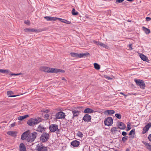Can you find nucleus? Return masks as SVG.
<instances>
[{
    "mask_svg": "<svg viewBox=\"0 0 151 151\" xmlns=\"http://www.w3.org/2000/svg\"><path fill=\"white\" fill-rule=\"evenodd\" d=\"M42 111L44 112V113H46L47 112V110H45V111H44V110H43Z\"/></svg>",
    "mask_w": 151,
    "mask_h": 151,
    "instance_id": "obj_53",
    "label": "nucleus"
},
{
    "mask_svg": "<svg viewBox=\"0 0 151 151\" xmlns=\"http://www.w3.org/2000/svg\"><path fill=\"white\" fill-rule=\"evenodd\" d=\"M145 145L147 146V148L151 151V145L148 143H146Z\"/></svg>",
    "mask_w": 151,
    "mask_h": 151,
    "instance_id": "obj_39",
    "label": "nucleus"
},
{
    "mask_svg": "<svg viewBox=\"0 0 151 151\" xmlns=\"http://www.w3.org/2000/svg\"><path fill=\"white\" fill-rule=\"evenodd\" d=\"M128 136H124L122 138V141L123 142H124L128 139Z\"/></svg>",
    "mask_w": 151,
    "mask_h": 151,
    "instance_id": "obj_38",
    "label": "nucleus"
},
{
    "mask_svg": "<svg viewBox=\"0 0 151 151\" xmlns=\"http://www.w3.org/2000/svg\"><path fill=\"white\" fill-rule=\"evenodd\" d=\"M134 81L136 84L139 86L141 88L143 89H145V85L143 80L135 79Z\"/></svg>",
    "mask_w": 151,
    "mask_h": 151,
    "instance_id": "obj_4",
    "label": "nucleus"
},
{
    "mask_svg": "<svg viewBox=\"0 0 151 151\" xmlns=\"http://www.w3.org/2000/svg\"><path fill=\"white\" fill-rule=\"evenodd\" d=\"M124 1V0H116V3H121L122 2Z\"/></svg>",
    "mask_w": 151,
    "mask_h": 151,
    "instance_id": "obj_42",
    "label": "nucleus"
},
{
    "mask_svg": "<svg viewBox=\"0 0 151 151\" xmlns=\"http://www.w3.org/2000/svg\"><path fill=\"white\" fill-rule=\"evenodd\" d=\"M76 135L78 137L81 138H82V137H83V133L79 131H78V132L76 134Z\"/></svg>",
    "mask_w": 151,
    "mask_h": 151,
    "instance_id": "obj_32",
    "label": "nucleus"
},
{
    "mask_svg": "<svg viewBox=\"0 0 151 151\" xmlns=\"http://www.w3.org/2000/svg\"><path fill=\"white\" fill-rule=\"evenodd\" d=\"M40 140L42 142H45L47 140V133H46L42 134L40 137Z\"/></svg>",
    "mask_w": 151,
    "mask_h": 151,
    "instance_id": "obj_12",
    "label": "nucleus"
},
{
    "mask_svg": "<svg viewBox=\"0 0 151 151\" xmlns=\"http://www.w3.org/2000/svg\"><path fill=\"white\" fill-rule=\"evenodd\" d=\"M93 42L96 44V45H99V44H100V42H98V41H95V40H94L93 41Z\"/></svg>",
    "mask_w": 151,
    "mask_h": 151,
    "instance_id": "obj_44",
    "label": "nucleus"
},
{
    "mask_svg": "<svg viewBox=\"0 0 151 151\" xmlns=\"http://www.w3.org/2000/svg\"><path fill=\"white\" fill-rule=\"evenodd\" d=\"M115 116L119 119H121L122 117L121 115L119 114H115Z\"/></svg>",
    "mask_w": 151,
    "mask_h": 151,
    "instance_id": "obj_36",
    "label": "nucleus"
},
{
    "mask_svg": "<svg viewBox=\"0 0 151 151\" xmlns=\"http://www.w3.org/2000/svg\"><path fill=\"white\" fill-rule=\"evenodd\" d=\"M106 78L108 80H109L110 79H111V78H110L109 77H106Z\"/></svg>",
    "mask_w": 151,
    "mask_h": 151,
    "instance_id": "obj_55",
    "label": "nucleus"
},
{
    "mask_svg": "<svg viewBox=\"0 0 151 151\" xmlns=\"http://www.w3.org/2000/svg\"><path fill=\"white\" fill-rule=\"evenodd\" d=\"M13 93V92L11 91H8L7 92V94L9 97H14L18 96L17 95H12Z\"/></svg>",
    "mask_w": 151,
    "mask_h": 151,
    "instance_id": "obj_21",
    "label": "nucleus"
},
{
    "mask_svg": "<svg viewBox=\"0 0 151 151\" xmlns=\"http://www.w3.org/2000/svg\"><path fill=\"white\" fill-rule=\"evenodd\" d=\"M151 127V123H148L144 127L143 129L142 133L144 134L148 131L150 128Z\"/></svg>",
    "mask_w": 151,
    "mask_h": 151,
    "instance_id": "obj_10",
    "label": "nucleus"
},
{
    "mask_svg": "<svg viewBox=\"0 0 151 151\" xmlns=\"http://www.w3.org/2000/svg\"><path fill=\"white\" fill-rule=\"evenodd\" d=\"M42 120V119L40 117H37L35 119L31 118L27 122V123L30 126H34L35 125L41 122Z\"/></svg>",
    "mask_w": 151,
    "mask_h": 151,
    "instance_id": "obj_1",
    "label": "nucleus"
},
{
    "mask_svg": "<svg viewBox=\"0 0 151 151\" xmlns=\"http://www.w3.org/2000/svg\"><path fill=\"white\" fill-rule=\"evenodd\" d=\"M40 70L42 71L47 72V68L46 67L42 66L40 68Z\"/></svg>",
    "mask_w": 151,
    "mask_h": 151,
    "instance_id": "obj_26",
    "label": "nucleus"
},
{
    "mask_svg": "<svg viewBox=\"0 0 151 151\" xmlns=\"http://www.w3.org/2000/svg\"><path fill=\"white\" fill-rule=\"evenodd\" d=\"M46 129V128H45L41 126V125H39L37 129V130L39 132H42L44 131H45Z\"/></svg>",
    "mask_w": 151,
    "mask_h": 151,
    "instance_id": "obj_20",
    "label": "nucleus"
},
{
    "mask_svg": "<svg viewBox=\"0 0 151 151\" xmlns=\"http://www.w3.org/2000/svg\"><path fill=\"white\" fill-rule=\"evenodd\" d=\"M142 29L146 33L148 34L150 33V30L145 27H142Z\"/></svg>",
    "mask_w": 151,
    "mask_h": 151,
    "instance_id": "obj_28",
    "label": "nucleus"
},
{
    "mask_svg": "<svg viewBox=\"0 0 151 151\" xmlns=\"http://www.w3.org/2000/svg\"><path fill=\"white\" fill-rule=\"evenodd\" d=\"M50 131L52 132H54L58 129V125L55 124H52L49 127Z\"/></svg>",
    "mask_w": 151,
    "mask_h": 151,
    "instance_id": "obj_9",
    "label": "nucleus"
},
{
    "mask_svg": "<svg viewBox=\"0 0 151 151\" xmlns=\"http://www.w3.org/2000/svg\"><path fill=\"white\" fill-rule=\"evenodd\" d=\"M1 128V127H0V128Z\"/></svg>",
    "mask_w": 151,
    "mask_h": 151,
    "instance_id": "obj_62",
    "label": "nucleus"
},
{
    "mask_svg": "<svg viewBox=\"0 0 151 151\" xmlns=\"http://www.w3.org/2000/svg\"><path fill=\"white\" fill-rule=\"evenodd\" d=\"M29 132V131H27L24 132L22 135L21 139L22 140H24L25 139L27 140V139L28 137Z\"/></svg>",
    "mask_w": 151,
    "mask_h": 151,
    "instance_id": "obj_13",
    "label": "nucleus"
},
{
    "mask_svg": "<svg viewBox=\"0 0 151 151\" xmlns=\"http://www.w3.org/2000/svg\"><path fill=\"white\" fill-rule=\"evenodd\" d=\"M104 122L105 125L110 126L113 123V119L111 117H108L105 119Z\"/></svg>",
    "mask_w": 151,
    "mask_h": 151,
    "instance_id": "obj_5",
    "label": "nucleus"
},
{
    "mask_svg": "<svg viewBox=\"0 0 151 151\" xmlns=\"http://www.w3.org/2000/svg\"><path fill=\"white\" fill-rule=\"evenodd\" d=\"M91 117L90 115L87 114H85L83 118V120L85 122H88L90 121Z\"/></svg>",
    "mask_w": 151,
    "mask_h": 151,
    "instance_id": "obj_14",
    "label": "nucleus"
},
{
    "mask_svg": "<svg viewBox=\"0 0 151 151\" xmlns=\"http://www.w3.org/2000/svg\"><path fill=\"white\" fill-rule=\"evenodd\" d=\"M17 132L13 131H9L7 132V134L13 137H16L17 136Z\"/></svg>",
    "mask_w": 151,
    "mask_h": 151,
    "instance_id": "obj_16",
    "label": "nucleus"
},
{
    "mask_svg": "<svg viewBox=\"0 0 151 151\" xmlns=\"http://www.w3.org/2000/svg\"><path fill=\"white\" fill-rule=\"evenodd\" d=\"M139 56L142 60L144 61H146L147 60V58L144 55L142 54H141Z\"/></svg>",
    "mask_w": 151,
    "mask_h": 151,
    "instance_id": "obj_25",
    "label": "nucleus"
},
{
    "mask_svg": "<svg viewBox=\"0 0 151 151\" xmlns=\"http://www.w3.org/2000/svg\"><path fill=\"white\" fill-rule=\"evenodd\" d=\"M131 124L130 123H129L127 124V131H128L130 130L131 129V127H130Z\"/></svg>",
    "mask_w": 151,
    "mask_h": 151,
    "instance_id": "obj_37",
    "label": "nucleus"
},
{
    "mask_svg": "<svg viewBox=\"0 0 151 151\" xmlns=\"http://www.w3.org/2000/svg\"><path fill=\"white\" fill-rule=\"evenodd\" d=\"M120 94H122V95H123L124 96H127L124 93H123L122 92H120Z\"/></svg>",
    "mask_w": 151,
    "mask_h": 151,
    "instance_id": "obj_51",
    "label": "nucleus"
},
{
    "mask_svg": "<svg viewBox=\"0 0 151 151\" xmlns=\"http://www.w3.org/2000/svg\"><path fill=\"white\" fill-rule=\"evenodd\" d=\"M115 112L114 110H109L104 111V114L106 115H111L114 114Z\"/></svg>",
    "mask_w": 151,
    "mask_h": 151,
    "instance_id": "obj_18",
    "label": "nucleus"
},
{
    "mask_svg": "<svg viewBox=\"0 0 151 151\" xmlns=\"http://www.w3.org/2000/svg\"><path fill=\"white\" fill-rule=\"evenodd\" d=\"M72 14L73 15H76L78 14V13L76 12V10L74 9H73L72 11Z\"/></svg>",
    "mask_w": 151,
    "mask_h": 151,
    "instance_id": "obj_33",
    "label": "nucleus"
},
{
    "mask_svg": "<svg viewBox=\"0 0 151 151\" xmlns=\"http://www.w3.org/2000/svg\"><path fill=\"white\" fill-rule=\"evenodd\" d=\"M37 134V133L36 132H34L31 134L29 133L28 137L27 139V141L29 142H33L35 139Z\"/></svg>",
    "mask_w": 151,
    "mask_h": 151,
    "instance_id": "obj_3",
    "label": "nucleus"
},
{
    "mask_svg": "<svg viewBox=\"0 0 151 151\" xmlns=\"http://www.w3.org/2000/svg\"><path fill=\"white\" fill-rule=\"evenodd\" d=\"M117 128L116 127H114L112 128L111 129V132L113 134H115L116 131H118L117 130Z\"/></svg>",
    "mask_w": 151,
    "mask_h": 151,
    "instance_id": "obj_29",
    "label": "nucleus"
},
{
    "mask_svg": "<svg viewBox=\"0 0 151 151\" xmlns=\"http://www.w3.org/2000/svg\"><path fill=\"white\" fill-rule=\"evenodd\" d=\"M0 72L1 73H7L9 72V70H8L0 69Z\"/></svg>",
    "mask_w": 151,
    "mask_h": 151,
    "instance_id": "obj_34",
    "label": "nucleus"
},
{
    "mask_svg": "<svg viewBox=\"0 0 151 151\" xmlns=\"http://www.w3.org/2000/svg\"><path fill=\"white\" fill-rule=\"evenodd\" d=\"M22 74V73H19L17 74H15V73H11L10 74V75L11 76H18V75H20Z\"/></svg>",
    "mask_w": 151,
    "mask_h": 151,
    "instance_id": "obj_41",
    "label": "nucleus"
},
{
    "mask_svg": "<svg viewBox=\"0 0 151 151\" xmlns=\"http://www.w3.org/2000/svg\"><path fill=\"white\" fill-rule=\"evenodd\" d=\"M146 19L147 21H149L151 20V18L150 17H147L146 18Z\"/></svg>",
    "mask_w": 151,
    "mask_h": 151,
    "instance_id": "obj_46",
    "label": "nucleus"
},
{
    "mask_svg": "<svg viewBox=\"0 0 151 151\" xmlns=\"http://www.w3.org/2000/svg\"><path fill=\"white\" fill-rule=\"evenodd\" d=\"M58 19V18L54 17H48V20L52 21L55 20L56 19Z\"/></svg>",
    "mask_w": 151,
    "mask_h": 151,
    "instance_id": "obj_31",
    "label": "nucleus"
},
{
    "mask_svg": "<svg viewBox=\"0 0 151 151\" xmlns=\"http://www.w3.org/2000/svg\"><path fill=\"white\" fill-rule=\"evenodd\" d=\"M94 68L96 70H99L100 69V66L97 63H94Z\"/></svg>",
    "mask_w": 151,
    "mask_h": 151,
    "instance_id": "obj_30",
    "label": "nucleus"
},
{
    "mask_svg": "<svg viewBox=\"0 0 151 151\" xmlns=\"http://www.w3.org/2000/svg\"><path fill=\"white\" fill-rule=\"evenodd\" d=\"M79 142L76 140L73 141L71 142V145L74 147H78L79 145Z\"/></svg>",
    "mask_w": 151,
    "mask_h": 151,
    "instance_id": "obj_19",
    "label": "nucleus"
},
{
    "mask_svg": "<svg viewBox=\"0 0 151 151\" xmlns=\"http://www.w3.org/2000/svg\"><path fill=\"white\" fill-rule=\"evenodd\" d=\"M99 45H100V46L104 48H105L107 49H108L109 48V47L107 45L101 42H100Z\"/></svg>",
    "mask_w": 151,
    "mask_h": 151,
    "instance_id": "obj_27",
    "label": "nucleus"
},
{
    "mask_svg": "<svg viewBox=\"0 0 151 151\" xmlns=\"http://www.w3.org/2000/svg\"><path fill=\"white\" fill-rule=\"evenodd\" d=\"M138 151H139V150H138Z\"/></svg>",
    "mask_w": 151,
    "mask_h": 151,
    "instance_id": "obj_61",
    "label": "nucleus"
},
{
    "mask_svg": "<svg viewBox=\"0 0 151 151\" xmlns=\"http://www.w3.org/2000/svg\"><path fill=\"white\" fill-rule=\"evenodd\" d=\"M24 23L27 24H29V22L28 21H24Z\"/></svg>",
    "mask_w": 151,
    "mask_h": 151,
    "instance_id": "obj_48",
    "label": "nucleus"
},
{
    "mask_svg": "<svg viewBox=\"0 0 151 151\" xmlns=\"http://www.w3.org/2000/svg\"><path fill=\"white\" fill-rule=\"evenodd\" d=\"M130 151L129 149L128 148H127L126 149L125 151Z\"/></svg>",
    "mask_w": 151,
    "mask_h": 151,
    "instance_id": "obj_56",
    "label": "nucleus"
},
{
    "mask_svg": "<svg viewBox=\"0 0 151 151\" xmlns=\"http://www.w3.org/2000/svg\"><path fill=\"white\" fill-rule=\"evenodd\" d=\"M61 79L62 80H64L65 81H66V80L65 79V78H64V77H62L61 78Z\"/></svg>",
    "mask_w": 151,
    "mask_h": 151,
    "instance_id": "obj_52",
    "label": "nucleus"
},
{
    "mask_svg": "<svg viewBox=\"0 0 151 151\" xmlns=\"http://www.w3.org/2000/svg\"><path fill=\"white\" fill-rule=\"evenodd\" d=\"M29 116V115H26L23 116H19L17 119L18 120L22 121L23 119L27 118Z\"/></svg>",
    "mask_w": 151,
    "mask_h": 151,
    "instance_id": "obj_24",
    "label": "nucleus"
},
{
    "mask_svg": "<svg viewBox=\"0 0 151 151\" xmlns=\"http://www.w3.org/2000/svg\"><path fill=\"white\" fill-rule=\"evenodd\" d=\"M94 111L93 110L90 108H87L85 109L83 112L85 113L91 114L93 113Z\"/></svg>",
    "mask_w": 151,
    "mask_h": 151,
    "instance_id": "obj_17",
    "label": "nucleus"
},
{
    "mask_svg": "<svg viewBox=\"0 0 151 151\" xmlns=\"http://www.w3.org/2000/svg\"><path fill=\"white\" fill-rule=\"evenodd\" d=\"M127 0L128 1L131 2V1H133L134 0Z\"/></svg>",
    "mask_w": 151,
    "mask_h": 151,
    "instance_id": "obj_57",
    "label": "nucleus"
},
{
    "mask_svg": "<svg viewBox=\"0 0 151 151\" xmlns=\"http://www.w3.org/2000/svg\"><path fill=\"white\" fill-rule=\"evenodd\" d=\"M148 139L151 142V134H150L148 137Z\"/></svg>",
    "mask_w": 151,
    "mask_h": 151,
    "instance_id": "obj_47",
    "label": "nucleus"
},
{
    "mask_svg": "<svg viewBox=\"0 0 151 151\" xmlns=\"http://www.w3.org/2000/svg\"><path fill=\"white\" fill-rule=\"evenodd\" d=\"M44 18L46 19H47V16L45 17Z\"/></svg>",
    "mask_w": 151,
    "mask_h": 151,
    "instance_id": "obj_58",
    "label": "nucleus"
},
{
    "mask_svg": "<svg viewBox=\"0 0 151 151\" xmlns=\"http://www.w3.org/2000/svg\"><path fill=\"white\" fill-rule=\"evenodd\" d=\"M20 151H26V149L24 145L22 143H21L19 146Z\"/></svg>",
    "mask_w": 151,
    "mask_h": 151,
    "instance_id": "obj_15",
    "label": "nucleus"
},
{
    "mask_svg": "<svg viewBox=\"0 0 151 151\" xmlns=\"http://www.w3.org/2000/svg\"><path fill=\"white\" fill-rule=\"evenodd\" d=\"M44 117H46V118L47 117V114H46L44 115Z\"/></svg>",
    "mask_w": 151,
    "mask_h": 151,
    "instance_id": "obj_54",
    "label": "nucleus"
},
{
    "mask_svg": "<svg viewBox=\"0 0 151 151\" xmlns=\"http://www.w3.org/2000/svg\"><path fill=\"white\" fill-rule=\"evenodd\" d=\"M118 126L119 128L121 129H124L126 128V126L124 123L122 122L119 123Z\"/></svg>",
    "mask_w": 151,
    "mask_h": 151,
    "instance_id": "obj_22",
    "label": "nucleus"
},
{
    "mask_svg": "<svg viewBox=\"0 0 151 151\" xmlns=\"http://www.w3.org/2000/svg\"><path fill=\"white\" fill-rule=\"evenodd\" d=\"M127 134V133L126 132L123 131L122 133V134L123 136H126Z\"/></svg>",
    "mask_w": 151,
    "mask_h": 151,
    "instance_id": "obj_45",
    "label": "nucleus"
},
{
    "mask_svg": "<svg viewBox=\"0 0 151 151\" xmlns=\"http://www.w3.org/2000/svg\"><path fill=\"white\" fill-rule=\"evenodd\" d=\"M58 19L61 22H62L64 23H65V21L66 20L64 19L61 18H58Z\"/></svg>",
    "mask_w": 151,
    "mask_h": 151,
    "instance_id": "obj_40",
    "label": "nucleus"
},
{
    "mask_svg": "<svg viewBox=\"0 0 151 151\" xmlns=\"http://www.w3.org/2000/svg\"><path fill=\"white\" fill-rule=\"evenodd\" d=\"M70 55L73 57L81 58L87 57L88 55H89V53L86 52L84 53L78 54L75 52H71Z\"/></svg>",
    "mask_w": 151,
    "mask_h": 151,
    "instance_id": "obj_2",
    "label": "nucleus"
},
{
    "mask_svg": "<svg viewBox=\"0 0 151 151\" xmlns=\"http://www.w3.org/2000/svg\"><path fill=\"white\" fill-rule=\"evenodd\" d=\"M47 111H48V113L49 112V111L48 110H47Z\"/></svg>",
    "mask_w": 151,
    "mask_h": 151,
    "instance_id": "obj_60",
    "label": "nucleus"
},
{
    "mask_svg": "<svg viewBox=\"0 0 151 151\" xmlns=\"http://www.w3.org/2000/svg\"><path fill=\"white\" fill-rule=\"evenodd\" d=\"M65 114L62 111H60L57 113L55 115L56 118L57 119H63L65 118Z\"/></svg>",
    "mask_w": 151,
    "mask_h": 151,
    "instance_id": "obj_8",
    "label": "nucleus"
},
{
    "mask_svg": "<svg viewBox=\"0 0 151 151\" xmlns=\"http://www.w3.org/2000/svg\"><path fill=\"white\" fill-rule=\"evenodd\" d=\"M132 134H135V129H132L129 133V135H131Z\"/></svg>",
    "mask_w": 151,
    "mask_h": 151,
    "instance_id": "obj_35",
    "label": "nucleus"
},
{
    "mask_svg": "<svg viewBox=\"0 0 151 151\" xmlns=\"http://www.w3.org/2000/svg\"><path fill=\"white\" fill-rule=\"evenodd\" d=\"M80 111L78 110H74L72 111V113L73 114V117H77L79 114Z\"/></svg>",
    "mask_w": 151,
    "mask_h": 151,
    "instance_id": "obj_23",
    "label": "nucleus"
},
{
    "mask_svg": "<svg viewBox=\"0 0 151 151\" xmlns=\"http://www.w3.org/2000/svg\"><path fill=\"white\" fill-rule=\"evenodd\" d=\"M36 149L38 151H47V147L44 146L41 143L37 145Z\"/></svg>",
    "mask_w": 151,
    "mask_h": 151,
    "instance_id": "obj_7",
    "label": "nucleus"
},
{
    "mask_svg": "<svg viewBox=\"0 0 151 151\" xmlns=\"http://www.w3.org/2000/svg\"><path fill=\"white\" fill-rule=\"evenodd\" d=\"M15 124H16V122H15L14 123H13L11 124L10 125V127H14L15 126Z\"/></svg>",
    "mask_w": 151,
    "mask_h": 151,
    "instance_id": "obj_43",
    "label": "nucleus"
},
{
    "mask_svg": "<svg viewBox=\"0 0 151 151\" xmlns=\"http://www.w3.org/2000/svg\"><path fill=\"white\" fill-rule=\"evenodd\" d=\"M48 116V119L49 117V116L48 115V116Z\"/></svg>",
    "mask_w": 151,
    "mask_h": 151,
    "instance_id": "obj_59",
    "label": "nucleus"
},
{
    "mask_svg": "<svg viewBox=\"0 0 151 151\" xmlns=\"http://www.w3.org/2000/svg\"><path fill=\"white\" fill-rule=\"evenodd\" d=\"M25 31L26 32H42L43 30L42 29H29L26 28L25 29Z\"/></svg>",
    "mask_w": 151,
    "mask_h": 151,
    "instance_id": "obj_11",
    "label": "nucleus"
},
{
    "mask_svg": "<svg viewBox=\"0 0 151 151\" xmlns=\"http://www.w3.org/2000/svg\"><path fill=\"white\" fill-rule=\"evenodd\" d=\"M65 23L68 24H70L71 23V22H70V21H68L66 20L65 22Z\"/></svg>",
    "mask_w": 151,
    "mask_h": 151,
    "instance_id": "obj_49",
    "label": "nucleus"
},
{
    "mask_svg": "<svg viewBox=\"0 0 151 151\" xmlns=\"http://www.w3.org/2000/svg\"><path fill=\"white\" fill-rule=\"evenodd\" d=\"M132 44H130L129 45V48L131 50L132 49Z\"/></svg>",
    "mask_w": 151,
    "mask_h": 151,
    "instance_id": "obj_50",
    "label": "nucleus"
},
{
    "mask_svg": "<svg viewBox=\"0 0 151 151\" xmlns=\"http://www.w3.org/2000/svg\"><path fill=\"white\" fill-rule=\"evenodd\" d=\"M65 72L64 70L59 69L48 68V73H64Z\"/></svg>",
    "mask_w": 151,
    "mask_h": 151,
    "instance_id": "obj_6",
    "label": "nucleus"
}]
</instances>
